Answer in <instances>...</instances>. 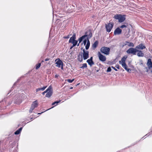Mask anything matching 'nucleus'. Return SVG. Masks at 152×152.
<instances>
[{"instance_id": "obj_16", "label": "nucleus", "mask_w": 152, "mask_h": 152, "mask_svg": "<svg viewBox=\"0 0 152 152\" xmlns=\"http://www.w3.org/2000/svg\"><path fill=\"white\" fill-rule=\"evenodd\" d=\"M88 36V35L85 34V35H84L82 36L81 37H80L78 39L79 41V44L77 45V46L79 45V44L82 41L83 39L84 38H85L86 37Z\"/></svg>"}, {"instance_id": "obj_30", "label": "nucleus", "mask_w": 152, "mask_h": 152, "mask_svg": "<svg viewBox=\"0 0 152 152\" xmlns=\"http://www.w3.org/2000/svg\"><path fill=\"white\" fill-rule=\"evenodd\" d=\"M111 70V69L110 67H109L107 68V72H110Z\"/></svg>"}, {"instance_id": "obj_40", "label": "nucleus", "mask_w": 152, "mask_h": 152, "mask_svg": "<svg viewBox=\"0 0 152 152\" xmlns=\"http://www.w3.org/2000/svg\"><path fill=\"white\" fill-rule=\"evenodd\" d=\"M43 113V112H42V113H38V114H41V113Z\"/></svg>"}, {"instance_id": "obj_39", "label": "nucleus", "mask_w": 152, "mask_h": 152, "mask_svg": "<svg viewBox=\"0 0 152 152\" xmlns=\"http://www.w3.org/2000/svg\"><path fill=\"white\" fill-rule=\"evenodd\" d=\"M44 62V60H42V61H41V62Z\"/></svg>"}, {"instance_id": "obj_26", "label": "nucleus", "mask_w": 152, "mask_h": 152, "mask_svg": "<svg viewBox=\"0 0 152 152\" xmlns=\"http://www.w3.org/2000/svg\"><path fill=\"white\" fill-rule=\"evenodd\" d=\"M87 67V65L86 63H84L83 64L82 66L80 67V68L83 69L84 68H86Z\"/></svg>"}, {"instance_id": "obj_14", "label": "nucleus", "mask_w": 152, "mask_h": 152, "mask_svg": "<svg viewBox=\"0 0 152 152\" xmlns=\"http://www.w3.org/2000/svg\"><path fill=\"white\" fill-rule=\"evenodd\" d=\"M122 30L119 27L117 28L114 31V34L115 35H119L121 34Z\"/></svg>"}, {"instance_id": "obj_29", "label": "nucleus", "mask_w": 152, "mask_h": 152, "mask_svg": "<svg viewBox=\"0 0 152 152\" xmlns=\"http://www.w3.org/2000/svg\"><path fill=\"white\" fill-rule=\"evenodd\" d=\"M74 80V79H73L72 80L68 79L67 80V81L69 83H72L73 81Z\"/></svg>"}, {"instance_id": "obj_1", "label": "nucleus", "mask_w": 152, "mask_h": 152, "mask_svg": "<svg viewBox=\"0 0 152 152\" xmlns=\"http://www.w3.org/2000/svg\"><path fill=\"white\" fill-rule=\"evenodd\" d=\"M83 53L82 55H78V58L79 61H83V58L84 60H85L89 57V51L86 50L84 49L83 50Z\"/></svg>"}, {"instance_id": "obj_35", "label": "nucleus", "mask_w": 152, "mask_h": 152, "mask_svg": "<svg viewBox=\"0 0 152 152\" xmlns=\"http://www.w3.org/2000/svg\"><path fill=\"white\" fill-rule=\"evenodd\" d=\"M111 67L115 71H117L118 70L116 69L115 67H113V66H112Z\"/></svg>"}, {"instance_id": "obj_37", "label": "nucleus", "mask_w": 152, "mask_h": 152, "mask_svg": "<svg viewBox=\"0 0 152 152\" xmlns=\"http://www.w3.org/2000/svg\"><path fill=\"white\" fill-rule=\"evenodd\" d=\"M49 60V58H47L45 59V61H48Z\"/></svg>"}, {"instance_id": "obj_34", "label": "nucleus", "mask_w": 152, "mask_h": 152, "mask_svg": "<svg viewBox=\"0 0 152 152\" xmlns=\"http://www.w3.org/2000/svg\"><path fill=\"white\" fill-rule=\"evenodd\" d=\"M115 67H116L118 69H120V66L118 64L115 66Z\"/></svg>"}, {"instance_id": "obj_12", "label": "nucleus", "mask_w": 152, "mask_h": 152, "mask_svg": "<svg viewBox=\"0 0 152 152\" xmlns=\"http://www.w3.org/2000/svg\"><path fill=\"white\" fill-rule=\"evenodd\" d=\"M86 61L90 66H91L94 64V62L93 61L92 57H91L89 59L87 60Z\"/></svg>"}, {"instance_id": "obj_3", "label": "nucleus", "mask_w": 152, "mask_h": 152, "mask_svg": "<svg viewBox=\"0 0 152 152\" xmlns=\"http://www.w3.org/2000/svg\"><path fill=\"white\" fill-rule=\"evenodd\" d=\"M110 50V49L109 48L104 46L102 47L100 49V51L101 53L106 55L109 54Z\"/></svg>"}, {"instance_id": "obj_22", "label": "nucleus", "mask_w": 152, "mask_h": 152, "mask_svg": "<svg viewBox=\"0 0 152 152\" xmlns=\"http://www.w3.org/2000/svg\"><path fill=\"white\" fill-rule=\"evenodd\" d=\"M22 129V127H21L19 129L17 130L14 133L15 134L17 135L20 134Z\"/></svg>"}, {"instance_id": "obj_31", "label": "nucleus", "mask_w": 152, "mask_h": 152, "mask_svg": "<svg viewBox=\"0 0 152 152\" xmlns=\"http://www.w3.org/2000/svg\"><path fill=\"white\" fill-rule=\"evenodd\" d=\"M69 35H68L67 36H65L63 37V38L64 39H68L69 38Z\"/></svg>"}, {"instance_id": "obj_24", "label": "nucleus", "mask_w": 152, "mask_h": 152, "mask_svg": "<svg viewBox=\"0 0 152 152\" xmlns=\"http://www.w3.org/2000/svg\"><path fill=\"white\" fill-rule=\"evenodd\" d=\"M50 89H51V86H50L45 91H44L42 93V94L43 95L45 94V93H47V92H48V91Z\"/></svg>"}, {"instance_id": "obj_5", "label": "nucleus", "mask_w": 152, "mask_h": 152, "mask_svg": "<svg viewBox=\"0 0 152 152\" xmlns=\"http://www.w3.org/2000/svg\"><path fill=\"white\" fill-rule=\"evenodd\" d=\"M137 50L136 48H131L126 51V53L128 54H132L133 55H136V54Z\"/></svg>"}, {"instance_id": "obj_20", "label": "nucleus", "mask_w": 152, "mask_h": 152, "mask_svg": "<svg viewBox=\"0 0 152 152\" xmlns=\"http://www.w3.org/2000/svg\"><path fill=\"white\" fill-rule=\"evenodd\" d=\"M98 44V42L97 41H96L92 45V47L94 49L96 48Z\"/></svg>"}, {"instance_id": "obj_33", "label": "nucleus", "mask_w": 152, "mask_h": 152, "mask_svg": "<svg viewBox=\"0 0 152 152\" xmlns=\"http://www.w3.org/2000/svg\"><path fill=\"white\" fill-rule=\"evenodd\" d=\"M88 36V37L89 38H90L92 36V33H91V32H90V33L89 35Z\"/></svg>"}, {"instance_id": "obj_13", "label": "nucleus", "mask_w": 152, "mask_h": 152, "mask_svg": "<svg viewBox=\"0 0 152 152\" xmlns=\"http://www.w3.org/2000/svg\"><path fill=\"white\" fill-rule=\"evenodd\" d=\"M137 56L139 57H142L144 56V53L141 50H137Z\"/></svg>"}, {"instance_id": "obj_25", "label": "nucleus", "mask_w": 152, "mask_h": 152, "mask_svg": "<svg viewBox=\"0 0 152 152\" xmlns=\"http://www.w3.org/2000/svg\"><path fill=\"white\" fill-rule=\"evenodd\" d=\"M61 102L60 100H59L58 101H55V102H54L52 104V105H55V104H56V105L58 104L59 103V102Z\"/></svg>"}, {"instance_id": "obj_23", "label": "nucleus", "mask_w": 152, "mask_h": 152, "mask_svg": "<svg viewBox=\"0 0 152 152\" xmlns=\"http://www.w3.org/2000/svg\"><path fill=\"white\" fill-rule=\"evenodd\" d=\"M47 87V86H44L42 88H37L36 89V91L37 92L38 91L41 90V91H44L45 90V89Z\"/></svg>"}, {"instance_id": "obj_2", "label": "nucleus", "mask_w": 152, "mask_h": 152, "mask_svg": "<svg viewBox=\"0 0 152 152\" xmlns=\"http://www.w3.org/2000/svg\"><path fill=\"white\" fill-rule=\"evenodd\" d=\"M125 15H121L120 14H116L114 16L115 19L118 20V22L121 23L124 22L125 20Z\"/></svg>"}, {"instance_id": "obj_11", "label": "nucleus", "mask_w": 152, "mask_h": 152, "mask_svg": "<svg viewBox=\"0 0 152 152\" xmlns=\"http://www.w3.org/2000/svg\"><path fill=\"white\" fill-rule=\"evenodd\" d=\"M52 94L53 90L52 89V87L51 86V89L49 90L48 91V92H47L45 96L49 98L52 95Z\"/></svg>"}, {"instance_id": "obj_6", "label": "nucleus", "mask_w": 152, "mask_h": 152, "mask_svg": "<svg viewBox=\"0 0 152 152\" xmlns=\"http://www.w3.org/2000/svg\"><path fill=\"white\" fill-rule=\"evenodd\" d=\"M38 105V104L37 100L33 102L31 104L30 109L29 110V112L30 113H32L34 109L37 107Z\"/></svg>"}, {"instance_id": "obj_10", "label": "nucleus", "mask_w": 152, "mask_h": 152, "mask_svg": "<svg viewBox=\"0 0 152 152\" xmlns=\"http://www.w3.org/2000/svg\"><path fill=\"white\" fill-rule=\"evenodd\" d=\"M136 49L138 50H142L145 49L146 48V47L145 45H144V44H143L142 43H141L139 45H137L136 47Z\"/></svg>"}, {"instance_id": "obj_8", "label": "nucleus", "mask_w": 152, "mask_h": 152, "mask_svg": "<svg viewBox=\"0 0 152 152\" xmlns=\"http://www.w3.org/2000/svg\"><path fill=\"white\" fill-rule=\"evenodd\" d=\"M98 55L100 61L102 62L105 61L106 60V57L102 54L100 52H99L98 53Z\"/></svg>"}, {"instance_id": "obj_19", "label": "nucleus", "mask_w": 152, "mask_h": 152, "mask_svg": "<svg viewBox=\"0 0 152 152\" xmlns=\"http://www.w3.org/2000/svg\"><path fill=\"white\" fill-rule=\"evenodd\" d=\"M126 57H125V56L123 57L121 59V61H119V63L120 64L125 63V61L126 60Z\"/></svg>"}, {"instance_id": "obj_4", "label": "nucleus", "mask_w": 152, "mask_h": 152, "mask_svg": "<svg viewBox=\"0 0 152 152\" xmlns=\"http://www.w3.org/2000/svg\"><path fill=\"white\" fill-rule=\"evenodd\" d=\"M76 39V34H73L72 36L70 37L69 40V43H72L73 46H75L77 44L78 41L75 40Z\"/></svg>"}, {"instance_id": "obj_32", "label": "nucleus", "mask_w": 152, "mask_h": 152, "mask_svg": "<svg viewBox=\"0 0 152 152\" xmlns=\"http://www.w3.org/2000/svg\"><path fill=\"white\" fill-rule=\"evenodd\" d=\"M87 41V40L86 39H85L84 40L83 43L84 45H86Z\"/></svg>"}, {"instance_id": "obj_15", "label": "nucleus", "mask_w": 152, "mask_h": 152, "mask_svg": "<svg viewBox=\"0 0 152 152\" xmlns=\"http://www.w3.org/2000/svg\"><path fill=\"white\" fill-rule=\"evenodd\" d=\"M147 65L149 69L152 68V62L150 58L148 60Z\"/></svg>"}, {"instance_id": "obj_36", "label": "nucleus", "mask_w": 152, "mask_h": 152, "mask_svg": "<svg viewBox=\"0 0 152 152\" xmlns=\"http://www.w3.org/2000/svg\"><path fill=\"white\" fill-rule=\"evenodd\" d=\"M59 76V75L58 74H56L55 75V77L58 78Z\"/></svg>"}, {"instance_id": "obj_41", "label": "nucleus", "mask_w": 152, "mask_h": 152, "mask_svg": "<svg viewBox=\"0 0 152 152\" xmlns=\"http://www.w3.org/2000/svg\"><path fill=\"white\" fill-rule=\"evenodd\" d=\"M71 88V89H72V88Z\"/></svg>"}, {"instance_id": "obj_38", "label": "nucleus", "mask_w": 152, "mask_h": 152, "mask_svg": "<svg viewBox=\"0 0 152 152\" xmlns=\"http://www.w3.org/2000/svg\"><path fill=\"white\" fill-rule=\"evenodd\" d=\"M75 46H73V45L72 46H71V47H70V49H72Z\"/></svg>"}, {"instance_id": "obj_7", "label": "nucleus", "mask_w": 152, "mask_h": 152, "mask_svg": "<svg viewBox=\"0 0 152 152\" xmlns=\"http://www.w3.org/2000/svg\"><path fill=\"white\" fill-rule=\"evenodd\" d=\"M113 26V24L112 23H109L106 24L105 27L107 32H110Z\"/></svg>"}, {"instance_id": "obj_9", "label": "nucleus", "mask_w": 152, "mask_h": 152, "mask_svg": "<svg viewBox=\"0 0 152 152\" xmlns=\"http://www.w3.org/2000/svg\"><path fill=\"white\" fill-rule=\"evenodd\" d=\"M57 61L56 63V64H57V66L58 67H60L61 65L62 66L61 68L62 69L63 68V63L62 61L60 60L59 59H57L55 60V61Z\"/></svg>"}, {"instance_id": "obj_42", "label": "nucleus", "mask_w": 152, "mask_h": 152, "mask_svg": "<svg viewBox=\"0 0 152 152\" xmlns=\"http://www.w3.org/2000/svg\"><path fill=\"white\" fill-rule=\"evenodd\" d=\"M148 135V134H146V135H145V136H146V135Z\"/></svg>"}, {"instance_id": "obj_21", "label": "nucleus", "mask_w": 152, "mask_h": 152, "mask_svg": "<svg viewBox=\"0 0 152 152\" xmlns=\"http://www.w3.org/2000/svg\"><path fill=\"white\" fill-rule=\"evenodd\" d=\"M90 45V42L89 40L88 39L87 41V44L86 46V49L87 50L89 48Z\"/></svg>"}, {"instance_id": "obj_17", "label": "nucleus", "mask_w": 152, "mask_h": 152, "mask_svg": "<svg viewBox=\"0 0 152 152\" xmlns=\"http://www.w3.org/2000/svg\"><path fill=\"white\" fill-rule=\"evenodd\" d=\"M121 64L122 67L128 72H129L131 71V69H128L127 68V66L126 63H122Z\"/></svg>"}, {"instance_id": "obj_28", "label": "nucleus", "mask_w": 152, "mask_h": 152, "mask_svg": "<svg viewBox=\"0 0 152 152\" xmlns=\"http://www.w3.org/2000/svg\"><path fill=\"white\" fill-rule=\"evenodd\" d=\"M128 26L127 24H126L124 25H121L120 27V28H126Z\"/></svg>"}, {"instance_id": "obj_27", "label": "nucleus", "mask_w": 152, "mask_h": 152, "mask_svg": "<svg viewBox=\"0 0 152 152\" xmlns=\"http://www.w3.org/2000/svg\"><path fill=\"white\" fill-rule=\"evenodd\" d=\"M41 66V63H38L36 65V69H38Z\"/></svg>"}, {"instance_id": "obj_18", "label": "nucleus", "mask_w": 152, "mask_h": 152, "mask_svg": "<svg viewBox=\"0 0 152 152\" xmlns=\"http://www.w3.org/2000/svg\"><path fill=\"white\" fill-rule=\"evenodd\" d=\"M124 45H127L129 47H134V45L132 42L126 41Z\"/></svg>"}]
</instances>
